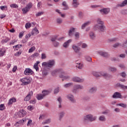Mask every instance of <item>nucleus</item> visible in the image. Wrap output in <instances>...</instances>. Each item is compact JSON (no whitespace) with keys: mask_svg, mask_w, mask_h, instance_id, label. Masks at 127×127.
<instances>
[{"mask_svg":"<svg viewBox=\"0 0 127 127\" xmlns=\"http://www.w3.org/2000/svg\"><path fill=\"white\" fill-rule=\"evenodd\" d=\"M43 14V12H39L37 14H36V16H40Z\"/></svg>","mask_w":127,"mask_h":127,"instance_id":"61","label":"nucleus"},{"mask_svg":"<svg viewBox=\"0 0 127 127\" xmlns=\"http://www.w3.org/2000/svg\"><path fill=\"white\" fill-rule=\"evenodd\" d=\"M110 8H104L100 10V11L103 15H106L110 12Z\"/></svg>","mask_w":127,"mask_h":127,"instance_id":"10","label":"nucleus"},{"mask_svg":"<svg viewBox=\"0 0 127 127\" xmlns=\"http://www.w3.org/2000/svg\"><path fill=\"white\" fill-rule=\"evenodd\" d=\"M120 76H122L123 78H125L127 77V73H126V72H123L120 74Z\"/></svg>","mask_w":127,"mask_h":127,"instance_id":"55","label":"nucleus"},{"mask_svg":"<svg viewBox=\"0 0 127 127\" xmlns=\"http://www.w3.org/2000/svg\"><path fill=\"white\" fill-rule=\"evenodd\" d=\"M32 7V3H29L28 4L25 8L22 9L23 13H26L28 11H29V9Z\"/></svg>","mask_w":127,"mask_h":127,"instance_id":"8","label":"nucleus"},{"mask_svg":"<svg viewBox=\"0 0 127 127\" xmlns=\"http://www.w3.org/2000/svg\"><path fill=\"white\" fill-rule=\"evenodd\" d=\"M96 120H97V116H94L92 114L86 115L83 118L84 122H87V121H89V122H95Z\"/></svg>","mask_w":127,"mask_h":127,"instance_id":"2","label":"nucleus"},{"mask_svg":"<svg viewBox=\"0 0 127 127\" xmlns=\"http://www.w3.org/2000/svg\"><path fill=\"white\" fill-rule=\"evenodd\" d=\"M78 15L80 18H83V17L84 16V15L83 14V12H79Z\"/></svg>","mask_w":127,"mask_h":127,"instance_id":"63","label":"nucleus"},{"mask_svg":"<svg viewBox=\"0 0 127 127\" xmlns=\"http://www.w3.org/2000/svg\"><path fill=\"white\" fill-rule=\"evenodd\" d=\"M9 40H10V39H9V38H6L5 39L2 40L1 42L2 44H4V43H7V42H8V41H9Z\"/></svg>","mask_w":127,"mask_h":127,"instance_id":"35","label":"nucleus"},{"mask_svg":"<svg viewBox=\"0 0 127 127\" xmlns=\"http://www.w3.org/2000/svg\"><path fill=\"white\" fill-rule=\"evenodd\" d=\"M98 53L100 56H102V57H103L104 58H108V57H110V55H109L108 52L99 51Z\"/></svg>","mask_w":127,"mask_h":127,"instance_id":"9","label":"nucleus"},{"mask_svg":"<svg viewBox=\"0 0 127 127\" xmlns=\"http://www.w3.org/2000/svg\"><path fill=\"white\" fill-rule=\"evenodd\" d=\"M72 81L73 82H76L77 83H81L82 82H84V79H81L78 77H74L72 78Z\"/></svg>","mask_w":127,"mask_h":127,"instance_id":"12","label":"nucleus"},{"mask_svg":"<svg viewBox=\"0 0 127 127\" xmlns=\"http://www.w3.org/2000/svg\"><path fill=\"white\" fill-rule=\"evenodd\" d=\"M49 94H50V91H49V90H45L42 91V95L44 97H46V96L49 95Z\"/></svg>","mask_w":127,"mask_h":127,"instance_id":"29","label":"nucleus"},{"mask_svg":"<svg viewBox=\"0 0 127 127\" xmlns=\"http://www.w3.org/2000/svg\"><path fill=\"white\" fill-rule=\"evenodd\" d=\"M0 9H1V10H7V6L6 5L0 6Z\"/></svg>","mask_w":127,"mask_h":127,"instance_id":"46","label":"nucleus"},{"mask_svg":"<svg viewBox=\"0 0 127 127\" xmlns=\"http://www.w3.org/2000/svg\"><path fill=\"white\" fill-rule=\"evenodd\" d=\"M5 109V106H4V104H0V111H3Z\"/></svg>","mask_w":127,"mask_h":127,"instance_id":"49","label":"nucleus"},{"mask_svg":"<svg viewBox=\"0 0 127 127\" xmlns=\"http://www.w3.org/2000/svg\"><path fill=\"white\" fill-rule=\"evenodd\" d=\"M21 82H22V85L24 86H26L31 83V78L29 77H24L20 79Z\"/></svg>","mask_w":127,"mask_h":127,"instance_id":"5","label":"nucleus"},{"mask_svg":"<svg viewBox=\"0 0 127 127\" xmlns=\"http://www.w3.org/2000/svg\"><path fill=\"white\" fill-rule=\"evenodd\" d=\"M25 26L26 29L28 28H30V27H31V24H30V23H27Z\"/></svg>","mask_w":127,"mask_h":127,"instance_id":"48","label":"nucleus"},{"mask_svg":"<svg viewBox=\"0 0 127 127\" xmlns=\"http://www.w3.org/2000/svg\"><path fill=\"white\" fill-rule=\"evenodd\" d=\"M92 74L95 77H100L99 71H92Z\"/></svg>","mask_w":127,"mask_h":127,"instance_id":"32","label":"nucleus"},{"mask_svg":"<svg viewBox=\"0 0 127 127\" xmlns=\"http://www.w3.org/2000/svg\"><path fill=\"white\" fill-rule=\"evenodd\" d=\"M113 99H122V94L120 92H116L112 96Z\"/></svg>","mask_w":127,"mask_h":127,"instance_id":"11","label":"nucleus"},{"mask_svg":"<svg viewBox=\"0 0 127 127\" xmlns=\"http://www.w3.org/2000/svg\"><path fill=\"white\" fill-rule=\"evenodd\" d=\"M64 116H65V112L64 111H61L59 113V121H62V119L64 118Z\"/></svg>","mask_w":127,"mask_h":127,"instance_id":"16","label":"nucleus"},{"mask_svg":"<svg viewBox=\"0 0 127 127\" xmlns=\"http://www.w3.org/2000/svg\"><path fill=\"white\" fill-rule=\"evenodd\" d=\"M85 59L86 61H88V62H92V58L89 56H86Z\"/></svg>","mask_w":127,"mask_h":127,"instance_id":"47","label":"nucleus"},{"mask_svg":"<svg viewBox=\"0 0 127 127\" xmlns=\"http://www.w3.org/2000/svg\"><path fill=\"white\" fill-rule=\"evenodd\" d=\"M32 72V70H31L30 68H26L24 72V75H29L30 73Z\"/></svg>","mask_w":127,"mask_h":127,"instance_id":"23","label":"nucleus"},{"mask_svg":"<svg viewBox=\"0 0 127 127\" xmlns=\"http://www.w3.org/2000/svg\"><path fill=\"white\" fill-rule=\"evenodd\" d=\"M73 85V83H68L64 85V88H69V87H71Z\"/></svg>","mask_w":127,"mask_h":127,"instance_id":"42","label":"nucleus"},{"mask_svg":"<svg viewBox=\"0 0 127 127\" xmlns=\"http://www.w3.org/2000/svg\"><path fill=\"white\" fill-rule=\"evenodd\" d=\"M59 91H60V88H59V87H58V88H56V89H55L54 93L58 94V93H59Z\"/></svg>","mask_w":127,"mask_h":127,"instance_id":"58","label":"nucleus"},{"mask_svg":"<svg viewBox=\"0 0 127 127\" xmlns=\"http://www.w3.org/2000/svg\"><path fill=\"white\" fill-rule=\"evenodd\" d=\"M98 24L94 26L95 29L99 30V31L104 32L105 31V26L104 25V22L102 21V19L98 18L97 21Z\"/></svg>","mask_w":127,"mask_h":127,"instance_id":"1","label":"nucleus"},{"mask_svg":"<svg viewBox=\"0 0 127 127\" xmlns=\"http://www.w3.org/2000/svg\"><path fill=\"white\" fill-rule=\"evenodd\" d=\"M25 115H26V112L23 110H22L19 112L18 116L19 118H23Z\"/></svg>","mask_w":127,"mask_h":127,"instance_id":"19","label":"nucleus"},{"mask_svg":"<svg viewBox=\"0 0 127 127\" xmlns=\"http://www.w3.org/2000/svg\"><path fill=\"white\" fill-rule=\"evenodd\" d=\"M127 5V0H125L121 3H119L116 5V7H124Z\"/></svg>","mask_w":127,"mask_h":127,"instance_id":"13","label":"nucleus"},{"mask_svg":"<svg viewBox=\"0 0 127 127\" xmlns=\"http://www.w3.org/2000/svg\"><path fill=\"white\" fill-rule=\"evenodd\" d=\"M79 4V2L77 1V0H73L72 2V6L74 8H76V7H78V5Z\"/></svg>","mask_w":127,"mask_h":127,"instance_id":"27","label":"nucleus"},{"mask_svg":"<svg viewBox=\"0 0 127 127\" xmlns=\"http://www.w3.org/2000/svg\"><path fill=\"white\" fill-rule=\"evenodd\" d=\"M24 123V120L23 119V120H20L19 122H17L15 124V127H17V126H19V125H18V124H23Z\"/></svg>","mask_w":127,"mask_h":127,"instance_id":"44","label":"nucleus"},{"mask_svg":"<svg viewBox=\"0 0 127 127\" xmlns=\"http://www.w3.org/2000/svg\"><path fill=\"white\" fill-rule=\"evenodd\" d=\"M39 56V54L38 53H35L34 54H33L32 56H31V58H36V57H38Z\"/></svg>","mask_w":127,"mask_h":127,"instance_id":"40","label":"nucleus"},{"mask_svg":"<svg viewBox=\"0 0 127 127\" xmlns=\"http://www.w3.org/2000/svg\"><path fill=\"white\" fill-rule=\"evenodd\" d=\"M89 37L90 39L94 40L96 38V35L95 34V33H94V32H90L89 33Z\"/></svg>","mask_w":127,"mask_h":127,"instance_id":"28","label":"nucleus"},{"mask_svg":"<svg viewBox=\"0 0 127 127\" xmlns=\"http://www.w3.org/2000/svg\"><path fill=\"white\" fill-rule=\"evenodd\" d=\"M110 113V110H105L104 112H102L103 115H108Z\"/></svg>","mask_w":127,"mask_h":127,"instance_id":"60","label":"nucleus"},{"mask_svg":"<svg viewBox=\"0 0 127 127\" xmlns=\"http://www.w3.org/2000/svg\"><path fill=\"white\" fill-rule=\"evenodd\" d=\"M72 49L74 50L75 53H78V52L80 51V48L75 45H73L72 46Z\"/></svg>","mask_w":127,"mask_h":127,"instance_id":"22","label":"nucleus"},{"mask_svg":"<svg viewBox=\"0 0 127 127\" xmlns=\"http://www.w3.org/2000/svg\"><path fill=\"white\" fill-rule=\"evenodd\" d=\"M81 47L82 48H87V47H88V45L86 43H83L82 44Z\"/></svg>","mask_w":127,"mask_h":127,"instance_id":"59","label":"nucleus"},{"mask_svg":"<svg viewBox=\"0 0 127 127\" xmlns=\"http://www.w3.org/2000/svg\"><path fill=\"white\" fill-rule=\"evenodd\" d=\"M34 33H36V34H38L39 33V31H38V29H37V28L35 27L33 29Z\"/></svg>","mask_w":127,"mask_h":127,"instance_id":"52","label":"nucleus"},{"mask_svg":"<svg viewBox=\"0 0 127 127\" xmlns=\"http://www.w3.org/2000/svg\"><path fill=\"white\" fill-rule=\"evenodd\" d=\"M116 86L117 87H119L120 88L122 89V90H124V91H125V90H127V86H125L120 83H117Z\"/></svg>","mask_w":127,"mask_h":127,"instance_id":"18","label":"nucleus"},{"mask_svg":"<svg viewBox=\"0 0 127 127\" xmlns=\"http://www.w3.org/2000/svg\"><path fill=\"white\" fill-rule=\"evenodd\" d=\"M46 54H41V59H46Z\"/></svg>","mask_w":127,"mask_h":127,"instance_id":"57","label":"nucleus"},{"mask_svg":"<svg viewBox=\"0 0 127 127\" xmlns=\"http://www.w3.org/2000/svg\"><path fill=\"white\" fill-rule=\"evenodd\" d=\"M57 101H58L59 104H62V98L61 97H60L58 98Z\"/></svg>","mask_w":127,"mask_h":127,"instance_id":"62","label":"nucleus"},{"mask_svg":"<svg viewBox=\"0 0 127 127\" xmlns=\"http://www.w3.org/2000/svg\"><path fill=\"white\" fill-rule=\"evenodd\" d=\"M70 42H72V39H69L67 42H65L63 44L64 47V48H67V47L69 46V44L70 43Z\"/></svg>","mask_w":127,"mask_h":127,"instance_id":"24","label":"nucleus"},{"mask_svg":"<svg viewBox=\"0 0 127 127\" xmlns=\"http://www.w3.org/2000/svg\"><path fill=\"white\" fill-rule=\"evenodd\" d=\"M66 98L68 100L69 102L71 104H76L77 101H76V99H75V97L72 94H68L66 95Z\"/></svg>","mask_w":127,"mask_h":127,"instance_id":"4","label":"nucleus"},{"mask_svg":"<svg viewBox=\"0 0 127 127\" xmlns=\"http://www.w3.org/2000/svg\"><path fill=\"white\" fill-rule=\"evenodd\" d=\"M97 87H92L88 90V92L89 93H90V94H94V93H96L97 92Z\"/></svg>","mask_w":127,"mask_h":127,"instance_id":"20","label":"nucleus"},{"mask_svg":"<svg viewBox=\"0 0 127 127\" xmlns=\"http://www.w3.org/2000/svg\"><path fill=\"white\" fill-rule=\"evenodd\" d=\"M51 123V119H47L45 122H43V125H45L46 124H50Z\"/></svg>","mask_w":127,"mask_h":127,"instance_id":"43","label":"nucleus"},{"mask_svg":"<svg viewBox=\"0 0 127 127\" xmlns=\"http://www.w3.org/2000/svg\"><path fill=\"white\" fill-rule=\"evenodd\" d=\"M121 44L117 43L115 44L114 45H113V47H114V48H117V47H119V46H120Z\"/></svg>","mask_w":127,"mask_h":127,"instance_id":"56","label":"nucleus"},{"mask_svg":"<svg viewBox=\"0 0 127 127\" xmlns=\"http://www.w3.org/2000/svg\"><path fill=\"white\" fill-rule=\"evenodd\" d=\"M99 77H104L106 79L113 78V75L109 74V73L105 71H99Z\"/></svg>","mask_w":127,"mask_h":127,"instance_id":"7","label":"nucleus"},{"mask_svg":"<svg viewBox=\"0 0 127 127\" xmlns=\"http://www.w3.org/2000/svg\"><path fill=\"white\" fill-rule=\"evenodd\" d=\"M33 95V92L32 91L29 92L28 95L24 98V101H26V102H27V101H29V100H30V98H31V96H32Z\"/></svg>","mask_w":127,"mask_h":127,"instance_id":"15","label":"nucleus"},{"mask_svg":"<svg viewBox=\"0 0 127 127\" xmlns=\"http://www.w3.org/2000/svg\"><path fill=\"white\" fill-rule=\"evenodd\" d=\"M44 96L43 95V94H39L37 95L36 98L37 100H42Z\"/></svg>","mask_w":127,"mask_h":127,"instance_id":"33","label":"nucleus"},{"mask_svg":"<svg viewBox=\"0 0 127 127\" xmlns=\"http://www.w3.org/2000/svg\"><path fill=\"white\" fill-rule=\"evenodd\" d=\"M108 70L109 71H111V72H112V73H115V72H117V67L109 66L108 67Z\"/></svg>","mask_w":127,"mask_h":127,"instance_id":"25","label":"nucleus"},{"mask_svg":"<svg viewBox=\"0 0 127 127\" xmlns=\"http://www.w3.org/2000/svg\"><path fill=\"white\" fill-rule=\"evenodd\" d=\"M39 63H40V62H37L34 65V68L36 71H38V64H39Z\"/></svg>","mask_w":127,"mask_h":127,"instance_id":"37","label":"nucleus"},{"mask_svg":"<svg viewBox=\"0 0 127 127\" xmlns=\"http://www.w3.org/2000/svg\"><path fill=\"white\" fill-rule=\"evenodd\" d=\"M100 122H105L106 121V117L104 116H101L99 118Z\"/></svg>","mask_w":127,"mask_h":127,"instance_id":"41","label":"nucleus"},{"mask_svg":"<svg viewBox=\"0 0 127 127\" xmlns=\"http://www.w3.org/2000/svg\"><path fill=\"white\" fill-rule=\"evenodd\" d=\"M57 23L61 24L63 22V20L61 18H58L56 19Z\"/></svg>","mask_w":127,"mask_h":127,"instance_id":"38","label":"nucleus"},{"mask_svg":"<svg viewBox=\"0 0 127 127\" xmlns=\"http://www.w3.org/2000/svg\"><path fill=\"white\" fill-rule=\"evenodd\" d=\"M16 102V99L14 98H10L8 101V105H11L12 103H15Z\"/></svg>","mask_w":127,"mask_h":127,"instance_id":"30","label":"nucleus"},{"mask_svg":"<svg viewBox=\"0 0 127 127\" xmlns=\"http://www.w3.org/2000/svg\"><path fill=\"white\" fill-rule=\"evenodd\" d=\"M76 30V28L71 27L70 28L69 31H68V36L71 37L73 36V32H75Z\"/></svg>","mask_w":127,"mask_h":127,"instance_id":"17","label":"nucleus"},{"mask_svg":"<svg viewBox=\"0 0 127 127\" xmlns=\"http://www.w3.org/2000/svg\"><path fill=\"white\" fill-rule=\"evenodd\" d=\"M84 100L85 101H90V100H91V97L89 96H86L84 97Z\"/></svg>","mask_w":127,"mask_h":127,"instance_id":"53","label":"nucleus"},{"mask_svg":"<svg viewBox=\"0 0 127 127\" xmlns=\"http://www.w3.org/2000/svg\"><path fill=\"white\" fill-rule=\"evenodd\" d=\"M62 5L64 6L63 8L64 10H68V9H69V6H68V4H67V2H66V1H64L62 3Z\"/></svg>","mask_w":127,"mask_h":127,"instance_id":"21","label":"nucleus"},{"mask_svg":"<svg viewBox=\"0 0 127 127\" xmlns=\"http://www.w3.org/2000/svg\"><path fill=\"white\" fill-rule=\"evenodd\" d=\"M60 78H63V79H70V76H64L63 75H60Z\"/></svg>","mask_w":127,"mask_h":127,"instance_id":"45","label":"nucleus"},{"mask_svg":"<svg viewBox=\"0 0 127 127\" xmlns=\"http://www.w3.org/2000/svg\"><path fill=\"white\" fill-rule=\"evenodd\" d=\"M116 106H119V107H122V108H127V104H125V103L117 104H116Z\"/></svg>","mask_w":127,"mask_h":127,"instance_id":"34","label":"nucleus"},{"mask_svg":"<svg viewBox=\"0 0 127 127\" xmlns=\"http://www.w3.org/2000/svg\"><path fill=\"white\" fill-rule=\"evenodd\" d=\"M61 74H64V70L61 68H59L53 70L52 72V75L53 76H57V75H62Z\"/></svg>","mask_w":127,"mask_h":127,"instance_id":"6","label":"nucleus"},{"mask_svg":"<svg viewBox=\"0 0 127 127\" xmlns=\"http://www.w3.org/2000/svg\"><path fill=\"white\" fill-rule=\"evenodd\" d=\"M42 66H45V67H49L51 68L55 65V61L53 60H50L48 62H44L42 64Z\"/></svg>","mask_w":127,"mask_h":127,"instance_id":"3","label":"nucleus"},{"mask_svg":"<svg viewBox=\"0 0 127 127\" xmlns=\"http://www.w3.org/2000/svg\"><path fill=\"white\" fill-rule=\"evenodd\" d=\"M84 87H83V86L81 85H79V84H77L75 85L74 87V89L72 90V92L74 93V92L77 90H82V89H83Z\"/></svg>","mask_w":127,"mask_h":127,"instance_id":"14","label":"nucleus"},{"mask_svg":"<svg viewBox=\"0 0 127 127\" xmlns=\"http://www.w3.org/2000/svg\"><path fill=\"white\" fill-rule=\"evenodd\" d=\"M90 24H91V21H88L84 23L81 26V29H84V28L86 27V26H88V25H89Z\"/></svg>","mask_w":127,"mask_h":127,"instance_id":"26","label":"nucleus"},{"mask_svg":"<svg viewBox=\"0 0 127 127\" xmlns=\"http://www.w3.org/2000/svg\"><path fill=\"white\" fill-rule=\"evenodd\" d=\"M21 54V52H17V53L14 54V56H19Z\"/></svg>","mask_w":127,"mask_h":127,"instance_id":"64","label":"nucleus"},{"mask_svg":"<svg viewBox=\"0 0 127 127\" xmlns=\"http://www.w3.org/2000/svg\"><path fill=\"white\" fill-rule=\"evenodd\" d=\"M35 50V47H32L29 50V53H31V52H33Z\"/></svg>","mask_w":127,"mask_h":127,"instance_id":"51","label":"nucleus"},{"mask_svg":"<svg viewBox=\"0 0 127 127\" xmlns=\"http://www.w3.org/2000/svg\"><path fill=\"white\" fill-rule=\"evenodd\" d=\"M4 53H5V50H3V49H0V57H2L4 55Z\"/></svg>","mask_w":127,"mask_h":127,"instance_id":"36","label":"nucleus"},{"mask_svg":"<svg viewBox=\"0 0 127 127\" xmlns=\"http://www.w3.org/2000/svg\"><path fill=\"white\" fill-rule=\"evenodd\" d=\"M10 6L13 8H17L18 7V6L16 4H11Z\"/></svg>","mask_w":127,"mask_h":127,"instance_id":"50","label":"nucleus"},{"mask_svg":"<svg viewBox=\"0 0 127 127\" xmlns=\"http://www.w3.org/2000/svg\"><path fill=\"white\" fill-rule=\"evenodd\" d=\"M76 68H78V69H81L83 68V64L81 63L77 64L76 65Z\"/></svg>","mask_w":127,"mask_h":127,"instance_id":"39","label":"nucleus"},{"mask_svg":"<svg viewBox=\"0 0 127 127\" xmlns=\"http://www.w3.org/2000/svg\"><path fill=\"white\" fill-rule=\"evenodd\" d=\"M74 35L75 39H76V40H79V38H80L79 32H75L74 34Z\"/></svg>","mask_w":127,"mask_h":127,"instance_id":"31","label":"nucleus"},{"mask_svg":"<svg viewBox=\"0 0 127 127\" xmlns=\"http://www.w3.org/2000/svg\"><path fill=\"white\" fill-rule=\"evenodd\" d=\"M27 109H28V111H32V110H34V107L30 105V106H28Z\"/></svg>","mask_w":127,"mask_h":127,"instance_id":"54","label":"nucleus"}]
</instances>
